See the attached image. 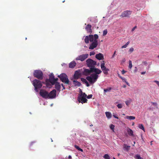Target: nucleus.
Segmentation results:
<instances>
[{
  "label": "nucleus",
  "instance_id": "obj_1",
  "mask_svg": "<svg viewBox=\"0 0 159 159\" xmlns=\"http://www.w3.org/2000/svg\"><path fill=\"white\" fill-rule=\"evenodd\" d=\"M87 95L85 93H83L80 89V93L78 97V101L79 102H81L82 104L87 103V99L86 98Z\"/></svg>",
  "mask_w": 159,
  "mask_h": 159
},
{
  "label": "nucleus",
  "instance_id": "obj_2",
  "mask_svg": "<svg viewBox=\"0 0 159 159\" xmlns=\"http://www.w3.org/2000/svg\"><path fill=\"white\" fill-rule=\"evenodd\" d=\"M32 84L34 87V89L36 92H38V89L41 88L43 85L41 81L37 79L34 80L32 82Z\"/></svg>",
  "mask_w": 159,
  "mask_h": 159
},
{
  "label": "nucleus",
  "instance_id": "obj_3",
  "mask_svg": "<svg viewBox=\"0 0 159 159\" xmlns=\"http://www.w3.org/2000/svg\"><path fill=\"white\" fill-rule=\"evenodd\" d=\"M98 77V75L95 74H92L90 76L86 77V79L91 84H93L96 81Z\"/></svg>",
  "mask_w": 159,
  "mask_h": 159
},
{
  "label": "nucleus",
  "instance_id": "obj_4",
  "mask_svg": "<svg viewBox=\"0 0 159 159\" xmlns=\"http://www.w3.org/2000/svg\"><path fill=\"white\" fill-rule=\"evenodd\" d=\"M57 76L62 82L66 84H70V81L66 74L61 73L60 75H58Z\"/></svg>",
  "mask_w": 159,
  "mask_h": 159
},
{
  "label": "nucleus",
  "instance_id": "obj_5",
  "mask_svg": "<svg viewBox=\"0 0 159 159\" xmlns=\"http://www.w3.org/2000/svg\"><path fill=\"white\" fill-rule=\"evenodd\" d=\"M34 76L39 80H42L43 79V74L40 70H35L33 73Z\"/></svg>",
  "mask_w": 159,
  "mask_h": 159
},
{
  "label": "nucleus",
  "instance_id": "obj_6",
  "mask_svg": "<svg viewBox=\"0 0 159 159\" xmlns=\"http://www.w3.org/2000/svg\"><path fill=\"white\" fill-rule=\"evenodd\" d=\"M86 62L87 66L90 68H94L95 66L96 65V62L90 58L86 60Z\"/></svg>",
  "mask_w": 159,
  "mask_h": 159
},
{
  "label": "nucleus",
  "instance_id": "obj_7",
  "mask_svg": "<svg viewBox=\"0 0 159 159\" xmlns=\"http://www.w3.org/2000/svg\"><path fill=\"white\" fill-rule=\"evenodd\" d=\"M39 94L43 98H48V93L45 90L41 89L39 92Z\"/></svg>",
  "mask_w": 159,
  "mask_h": 159
},
{
  "label": "nucleus",
  "instance_id": "obj_8",
  "mask_svg": "<svg viewBox=\"0 0 159 159\" xmlns=\"http://www.w3.org/2000/svg\"><path fill=\"white\" fill-rule=\"evenodd\" d=\"M58 79L57 78H55L53 75H50L49 77V81L52 85H54L56 83L58 82Z\"/></svg>",
  "mask_w": 159,
  "mask_h": 159
},
{
  "label": "nucleus",
  "instance_id": "obj_9",
  "mask_svg": "<svg viewBox=\"0 0 159 159\" xmlns=\"http://www.w3.org/2000/svg\"><path fill=\"white\" fill-rule=\"evenodd\" d=\"M89 54H84L82 55L79 56L78 57L76 58V60H80L82 61H84L88 57Z\"/></svg>",
  "mask_w": 159,
  "mask_h": 159
},
{
  "label": "nucleus",
  "instance_id": "obj_10",
  "mask_svg": "<svg viewBox=\"0 0 159 159\" xmlns=\"http://www.w3.org/2000/svg\"><path fill=\"white\" fill-rule=\"evenodd\" d=\"M132 12V11H124L121 13L120 16L122 17H129Z\"/></svg>",
  "mask_w": 159,
  "mask_h": 159
},
{
  "label": "nucleus",
  "instance_id": "obj_11",
  "mask_svg": "<svg viewBox=\"0 0 159 159\" xmlns=\"http://www.w3.org/2000/svg\"><path fill=\"white\" fill-rule=\"evenodd\" d=\"M56 90L53 89L48 93V98H53L56 97Z\"/></svg>",
  "mask_w": 159,
  "mask_h": 159
},
{
  "label": "nucleus",
  "instance_id": "obj_12",
  "mask_svg": "<svg viewBox=\"0 0 159 159\" xmlns=\"http://www.w3.org/2000/svg\"><path fill=\"white\" fill-rule=\"evenodd\" d=\"M98 45V41H94L90 45L89 48L90 49H93L96 48Z\"/></svg>",
  "mask_w": 159,
  "mask_h": 159
},
{
  "label": "nucleus",
  "instance_id": "obj_13",
  "mask_svg": "<svg viewBox=\"0 0 159 159\" xmlns=\"http://www.w3.org/2000/svg\"><path fill=\"white\" fill-rule=\"evenodd\" d=\"M81 76V73L80 72L79 70H76L74 75V78L75 80L79 79Z\"/></svg>",
  "mask_w": 159,
  "mask_h": 159
},
{
  "label": "nucleus",
  "instance_id": "obj_14",
  "mask_svg": "<svg viewBox=\"0 0 159 159\" xmlns=\"http://www.w3.org/2000/svg\"><path fill=\"white\" fill-rule=\"evenodd\" d=\"M92 67L90 68V69L89 70L87 69H85L83 72V74L86 75L88 76L91 73H92Z\"/></svg>",
  "mask_w": 159,
  "mask_h": 159
},
{
  "label": "nucleus",
  "instance_id": "obj_15",
  "mask_svg": "<svg viewBox=\"0 0 159 159\" xmlns=\"http://www.w3.org/2000/svg\"><path fill=\"white\" fill-rule=\"evenodd\" d=\"M92 72H94L95 73L94 74L98 75L99 74L102 72L101 70L94 67H92Z\"/></svg>",
  "mask_w": 159,
  "mask_h": 159
},
{
  "label": "nucleus",
  "instance_id": "obj_16",
  "mask_svg": "<svg viewBox=\"0 0 159 159\" xmlns=\"http://www.w3.org/2000/svg\"><path fill=\"white\" fill-rule=\"evenodd\" d=\"M91 27L92 26L91 25L88 24L87 25L85 29L87 33L91 34L92 33Z\"/></svg>",
  "mask_w": 159,
  "mask_h": 159
},
{
  "label": "nucleus",
  "instance_id": "obj_17",
  "mask_svg": "<svg viewBox=\"0 0 159 159\" xmlns=\"http://www.w3.org/2000/svg\"><path fill=\"white\" fill-rule=\"evenodd\" d=\"M95 57L97 59L100 60L104 59V57L103 55L101 53H99L98 54H97L95 56Z\"/></svg>",
  "mask_w": 159,
  "mask_h": 159
},
{
  "label": "nucleus",
  "instance_id": "obj_18",
  "mask_svg": "<svg viewBox=\"0 0 159 159\" xmlns=\"http://www.w3.org/2000/svg\"><path fill=\"white\" fill-rule=\"evenodd\" d=\"M76 65V63L75 61H73L69 64V67L71 68H74Z\"/></svg>",
  "mask_w": 159,
  "mask_h": 159
},
{
  "label": "nucleus",
  "instance_id": "obj_19",
  "mask_svg": "<svg viewBox=\"0 0 159 159\" xmlns=\"http://www.w3.org/2000/svg\"><path fill=\"white\" fill-rule=\"evenodd\" d=\"M55 88L57 91L60 92V91L61 85L59 82L56 83L55 84Z\"/></svg>",
  "mask_w": 159,
  "mask_h": 159
},
{
  "label": "nucleus",
  "instance_id": "obj_20",
  "mask_svg": "<svg viewBox=\"0 0 159 159\" xmlns=\"http://www.w3.org/2000/svg\"><path fill=\"white\" fill-rule=\"evenodd\" d=\"M73 84L75 86H77L79 87L81 85V83L76 80H73Z\"/></svg>",
  "mask_w": 159,
  "mask_h": 159
},
{
  "label": "nucleus",
  "instance_id": "obj_21",
  "mask_svg": "<svg viewBox=\"0 0 159 159\" xmlns=\"http://www.w3.org/2000/svg\"><path fill=\"white\" fill-rule=\"evenodd\" d=\"M81 80L82 81L86 84V85L87 87L89 86L90 85L88 82L86 80V79L84 78H81Z\"/></svg>",
  "mask_w": 159,
  "mask_h": 159
},
{
  "label": "nucleus",
  "instance_id": "obj_22",
  "mask_svg": "<svg viewBox=\"0 0 159 159\" xmlns=\"http://www.w3.org/2000/svg\"><path fill=\"white\" fill-rule=\"evenodd\" d=\"M127 132L128 133V134L130 135L131 136H133L134 134H133V130L129 129V128L127 129Z\"/></svg>",
  "mask_w": 159,
  "mask_h": 159
},
{
  "label": "nucleus",
  "instance_id": "obj_23",
  "mask_svg": "<svg viewBox=\"0 0 159 159\" xmlns=\"http://www.w3.org/2000/svg\"><path fill=\"white\" fill-rule=\"evenodd\" d=\"M130 146H128L125 144H124L123 145V149L124 150H126L128 151L129 149Z\"/></svg>",
  "mask_w": 159,
  "mask_h": 159
},
{
  "label": "nucleus",
  "instance_id": "obj_24",
  "mask_svg": "<svg viewBox=\"0 0 159 159\" xmlns=\"http://www.w3.org/2000/svg\"><path fill=\"white\" fill-rule=\"evenodd\" d=\"M105 114L107 117L108 119H110L111 117V115L110 112H105Z\"/></svg>",
  "mask_w": 159,
  "mask_h": 159
},
{
  "label": "nucleus",
  "instance_id": "obj_25",
  "mask_svg": "<svg viewBox=\"0 0 159 159\" xmlns=\"http://www.w3.org/2000/svg\"><path fill=\"white\" fill-rule=\"evenodd\" d=\"M103 63H102L101 65V67L102 70H104L107 68H106V66H105V63H104V61H103Z\"/></svg>",
  "mask_w": 159,
  "mask_h": 159
},
{
  "label": "nucleus",
  "instance_id": "obj_26",
  "mask_svg": "<svg viewBox=\"0 0 159 159\" xmlns=\"http://www.w3.org/2000/svg\"><path fill=\"white\" fill-rule=\"evenodd\" d=\"M89 40L90 42H93L94 40V37L93 36V35H89Z\"/></svg>",
  "mask_w": 159,
  "mask_h": 159
},
{
  "label": "nucleus",
  "instance_id": "obj_27",
  "mask_svg": "<svg viewBox=\"0 0 159 159\" xmlns=\"http://www.w3.org/2000/svg\"><path fill=\"white\" fill-rule=\"evenodd\" d=\"M126 118L129 120H133L135 119V117L134 116H126Z\"/></svg>",
  "mask_w": 159,
  "mask_h": 159
},
{
  "label": "nucleus",
  "instance_id": "obj_28",
  "mask_svg": "<svg viewBox=\"0 0 159 159\" xmlns=\"http://www.w3.org/2000/svg\"><path fill=\"white\" fill-rule=\"evenodd\" d=\"M111 89H112V88L111 87H109L106 89H104V93H106L108 92H110Z\"/></svg>",
  "mask_w": 159,
  "mask_h": 159
},
{
  "label": "nucleus",
  "instance_id": "obj_29",
  "mask_svg": "<svg viewBox=\"0 0 159 159\" xmlns=\"http://www.w3.org/2000/svg\"><path fill=\"white\" fill-rule=\"evenodd\" d=\"M89 36H86L84 39V41L85 43L87 44L88 43H89Z\"/></svg>",
  "mask_w": 159,
  "mask_h": 159
},
{
  "label": "nucleus",
  "instance_id": "obj_30",
  "mask_svg": "<svg viewBox=\"0 0 159 159\" xmlns=\"http://www.w3.org/2000/svg\"><path fill=\"white\" fill-rule=\"evenodd\" d=\"M139 127L141 129H142L144 131V128L143 125L141 124H139L138 125Z\"/></svg>",
  "mask_w": 159,
  "mask_h": 159
},
{
  "label": "nucleus",
  "instance_id": "obj_31",
  "mask_svg": "<svg viewBox=\"0 0 159 159\" xmlns=\"http://www.w3.org/2000/svg\"><path fill=\"white\" fill-rule=\"evenodd\" d=\"M74 147L76 149L82 152H83V150L81 148H80L78 146L76 145H75Z\"/></svg>",
  "mask_w": 159,
  "mask_h": 159
},
{
  "label": "nucleus",
  "instance_id": "obj_32",
  "mask_svg": "<svg viewBox=\"0 0 159 159\" xmlns=\"http://www.w3.org/2000/svg\"><path fill=\"white\" fill-rule=\"evenodd\" d=\"M103 157L105 159H110V157L108 154H105Z\"/></svg>",
  "mask_w": 159,
  "mask_h": 159
},
{
  "label": "nucleus",
  "instance_id": "obj_33",
  "mask_svg": "<svg viewBox=\"0 0 159 159\" xmlns=\"http://www.w3.org/2000/svg\"><path fill=\"white\" fill-rule=\"evenodd\" d=\"M93 37L94 38V41H98L97 39L98 38V35L97 34H95L94 35Z\"/></svg>",
  "mask_w": 159,
  "mask_h": 159
},
{
  "label": "nucleus",
  "instance_id": "obj_34",
  "mask_svg": "<svg viewBox=\"0 0 159 159\" xmlns=\"http://www.w3.org/2000/svg\"><path fill=\"white\" fill-rule=\"evenodd\" d=\"M109 70V69L107 68L104 70H102L104 74L106 75H107L108 74V71Z\"/></svg>",
  "mask_w": 159,
  "mask_h": 159
},
{
  "label": "nucleus",
  "instance_id": "obj_35",
  "mask_svg": "<svg viewBox=\"0 0 159 159\" xmlns=\"http://www.w3.org/2000/svg\"><path fill=\"white\" fill-rule=\"evenodd\" d=\"M114 127H115V126H114V125L113 124H111L110 125V128L112 130V131L113 132H114Z\"/></svg>",
  "mask_w": 159,
  "mask_h": 159
},
{
  "label": "nucleus",
  "instance_id": "obj_36",
  "mask_svg": "<svg viewBox=\"0 0 159 159\" xmlns=\"http://www.w3.org/2000/svg\"><path fill=\"white\" fill-rule=\"evenodd\" d=\"M132 66V61L131 60H129V68L131 69Z\"/></svg>",
  "mask_w": 159,
  "mask_h": 159
},
{
  "label": "nucleus",
  "instance_id": "obj_37",
  "mask_svg": "<svg viewBox=\"0 0 159 159\" xmlns=\"http://www.w3.org/2000/svg\"><path fill=\"white\" fill-rule=\"evenodd\" d=\"M140 157H141L140 156V155L138 154H136L134 157V158L135 159H139Z\"/></svg>",
  "mask_w": 159,
  "mask_h": 159
},
{
  "label": "nucleus",
  "instance_id": "obj_38",
  "mask_svg": "<svg viewBox=\"0 0 159 159\" xmlns=\"http://www.w3.org/2000/svg\"><path fill=\"white\" fill-rule=\"evenodd\" d=\"M107 29H106V30H104L103 31V36L106 35L107 34Z\"/></svg>",
  "mask_w": 159,
  "mask_h": 159
},
{
  "label": "nucleus",
  "instance_id": "obj_39",
  "mask_svg": "<svg viewBox=\"0 0 159 159\" xmlns=\"http://www.w3.org/2000/svg\"><path fill=\"white\" fill-rule=\"evenodd\" d=\"M117 106L119 108H121L122 107V106L121 104H118Z\"/></svg>",
  "mask_w": 159,
  "mask_h": 159
},
{
  "label": "nucleus",
  "instance_id": "obj_40",
  "mask_svg": "<svg viewBox=\"0 0 159 159\" xmlns=\"http://www.w3.org/2000/svg\"><path fill=\"white\" fill-rule=\"evenodd\" d=\"M134 51V49L133 48H131L129 50V51L130 52H132Z\"/></svg>",
  "mask_w": 159,
  "mask_h": 159
},
{
  "label": "nucleus",
  "instance_id": "obj_41",
  "mask_svg": "<svg viewBox=\"0 0 159 159\" xmlns=\"http://www.w3.org/2000/svg\"><path fill=\"white\" fill-rule=\"evenodd\" d=\"M93 96V95L92 94H90L88 95V96L87 95L86 97L88 99H89L91 98Z\"/></svg>",
  "mask_w": 159,
  "mask_h": 159
},
{
  "label": "nucleus",
  "instance_id": "obj_42",
  "mask_svg": "<svg viewBox=\"0 0 159 159\" xmlns=\"http://www.w3.org/2000/svg\"><path fill=\"white\" fill-rule=\"evenodd\" d=\"M154 82L156 83L159 87V81L157 80H155Z\"/></svg>",
  "mask_w": 159,
  "mask_h": 159
},
{
  "label": "nucleus",
  "instance_id": "obj_43",
  "mask_svg": "<svg viewBox=\"0 0 159 159\" xmlns=\"http://www.w3.org/2000/svg\"><path fill=\"white\" fill-rule=\"evenodd\" d=\"M116 51H115L114 52V53H113V55H112V58H114V57L116 55Z\"/></svg>",
  "mask_w": 159,
  "mask_h": 159
},
{
  "label": "nucleus",
  "instance_id": "obj_44",
  "mask_svg": "<svg viewBox=\"0 0 159 159\" xmlns=\"http://www.w3.org/2000/svg\"><path fill=\"white\" fill-rule=\"evenodd\" d=\"M124 82H125L126 81V80L124 78H123V77H122V78H121V79Z\"/></svg>",
  "mask_w": 159,
  "mask_h": 159
},
{
  "label": "nucleus",
  "instance_id": "obj_45",
  "mask_svg": "<svg viewBox=\"0 0 159 159\" xmlns=\"http://www.w3.org/2000/svg\"><path fill=\"white\" fill-rule=\"evenodd\" d=\"M152 104L155 106H157V103L156 102H152Z\"/></svg>",
  "mask_w": 159,
  "mask_h": 159
},
{
  "label": "nucleus",
  "instance_id": "obj_46",
  "mask_svg": "<svg viewBox=\"0 0 159 159\" xmlns=\"http://www.w3.org/2000/svg\"><path fill=\"white\" fill-rule=\"evenodd\" d=\"M95 54V52H91L90 53V56L93 55H94Z\"/></svg>",
  "mask_w": 159,
  "mask_h": 159
},
{
  "label": "nucleus",
  "instance_id": "obj_47",
  "mask_svg": "<svg viewBox=\"0 0 159 159\" xmlns=\"http://www.w3.org/2000/svg\"><path fill=\"white\" fill-rule=\"evenodd\" d=\"M127 45H126V44H125V45H124L122 46L121 48H126L127 47Z\"/></svg>",
  "mask_w": 159,
  "mask_h": 159
},
{
  "label": "nucleus",
  "instance_id": "obj_48",
  "mask_svg": "<svg viewBox=\"0 0 159 159\" xmlns=\"http://www.w3.org/2000/svg\"><path fill=\"white\" fill-rule=\"evenodd\" d=\"M126 72V71H125L124 70H122V71H121V73L122 74H124Z\"/></svg>",
  "mask_w": 159,
  "mask_h": 159
},
{
  "label": "nucleus",
  "instance_id": "obj_49",
  "mask_svg": "<svg viewBox=\"0 0 159 159\" xmlns=\"http://www.w3.org/2000/svg\"><path fill=\"white\" fill-rule=\"evenodd\" d=\"M136 28H137V26H134V27H133L132 28V29L131 31H133Z\"/></svg>",
  "mask_w": 159,
  "mask_h": 159
},
{
  "label": "nucleus",
  "instance_id": "obj_50",
  "mask_svg": "<svg viewBox=\"0 0 159 159\" xmlns=\"http://www.w3.org/2000/svg\"><path fill=\"white\" fill-rule=\"evenodd\" d=\"M125 103L128 106L129 105V102L128 101H126Z\"/></svg>",
  "mask_w": 159,
  "mask_h": 159
},
{
  "label": "nucleus",
  "instance_id": "obj_51",
  "mask_svg": "<svg viewBox=\"0 0 159 159\" xmlns=\"http://www.w3.org/2000/svg\"><path fill=\"white\" fill-rule=\"evenodd\" d=\"M61 85L62 86V87H63V89H65V87H64V85L63 84H61Z\"/></svg>",
  "mask_w": 159,
  "mask_h": 159
},
{
  "label": "nucleus",
  "instance_id": "obj_52",
  "mask_svg": "<svg viewBox=\"0 0 159 159\" xmlns=\"http://www.w3.org/2000/svg\"><path fill=\"white\" fill-rule=\"evenodd\" d=\"M125 82L126 84L128 86H130V84L129 83H128L126 81Z\"/></svg>",
  "mask_w": 159,
  "mask_h": 159
},
{
  "label": "nucleus",
  "instance_id": "obj_53",
  "mask_svg": "<svg viewBox=\"0 0 159 159\" xmlns=\"http://www.w3.org/2000/svg\"><path fill=\"white\" fill-rule=\"evenodd\" d=\"M146 73V71H143V72H142L141 73V74H142V75H144V74H145Z\"/></svg>",
  "mask_w": 159,
  "mask_h": 159
},
{
  "label": "nucleus",
  "instance_id": "obj_54",
  "mask_svg": "<svg viewBox=\"0 0 159 159\" xmlns=\"http://www.w3.org/2000/svg\"><path fill=\"white\" fill-rule=\"evenodd\" d=\"M113 116H114L115 118H116V119H118V117L116 116L115 115H113Z\"/></svg>",
  "mask_w": 159,
  "mask_h": 159
},
{
  "label": "nucleus",
  "instance_id": "obj_55",
  "mask_svg": "<svg viewBox=\"0 0 159 159\" xmlns=\"http://www.w3.org/2000/svg\"><path fill=\"white\" fill-rule=\"evenodd\" d=\"M135 69L134 70V72H137V68L136 67H135Z\"/></svg>",
  "mask_w": 159,
  "mask_h": 159
},
{
  "label": "nucleus",
  "instance_id": "obj_56",
  "mask_svg": "<svg viewBox=\"0 0 159 159\" xmlns=\"http://www.w3.org/2000/svg\"><path fill=\"white\" fill-rule=\"evenodd\" d=\"M130 42L129 41L128 42L125 44L127 45V46L129 44Z\"/></svg>",
  "mask_w": 159,
  "mask_h": 159
},
{
  "label": "nucleus",
  "instance_id": "obj_57",
  "mask_svg": "<svg viewBox=\"0 0 159 159\" xmlns=\"http://www.w3.org/2000/svg\"><path fill=\"white\" fill-rule=\"evenodd\" d=\"M68 158H69V159H71V156H70V155H69V156H68Z\"/></svg>",
  "mask_w": 159,
  "mask_h": 159
},
{
  "label": "nucleus",
  "instance_id": "obj_58",
  "mask_svg": "<svg viewBox=\"0 0 159 159\" xmlns=\"http://www.w3.org/2000/svg\"><path fill=\"white\" fill-rule=\"evenodd\" d=\"M126 87V86L125 85H124L123 86V87L124 88H125Z\"/></svg>",
  "mask_w": 159,
  "mask_h": 159
},
{
  "label": "nucleus",
  "instance_id": "obj_59",
  "mask_svg": "<svg viewBox=\"0 0 159 159\" xmlns=\"http://www.w3.org/2000/svg\"><path fill=\"white\" fill-rule=\"evenodd\" d=\"M118 76L120 79H121V78H122V77H121V76L119 74H118Z\"/></svg>",
  "mask_w": 159,
  "mask_h": 159
},
{
  "label": "nucleus",
  "instance_id": "obj_60",
  "mask_svg": "<svg viewBox=\"0 0 159 159\" xmlns=\"http://www.w3.org/2000/svg\"><path fill=\"white\" fill-rule=\"evenodd\" d=\"M139 159H143V158H142L141 157H140V158H139Z\"/></svg>",
  "mask_w": 159,
  "mask_h": 159
},
{
  "label": "nucleus",
  "instance_id": "obj_61",
  "mask_svg": "<svg viewBox=\"0 0 159 159\" xmlns=\"http://www.w3.org/2000/svg\"><path fill=\"white\" fill-rule=\"evenodd\" d=\"M90 126H93V125H92H92H90Z\"/></svg>",
  "mask_w": 159,
  "mask_h": 159
},
{
  "label": "nucleus",
  "instance_id": "obj_62",
  "mask_svg": "<svg viewBox=\"0 0 159 159\" xmlns=\"http://www.w3.org/2000/svg\"><path fill=\"white\" fill-rule=\"evenodd\" d=\"M134 124V123H133V124H132V125H133Z\"/></svg>",
  "mask_w": 159,
  "mask_h": 159
},
{
  "label": "nucleus",
  "instance_id": "obj_63",
  "mask_svg": "<svg viewBox=\"0 0 159 159\" xmlns=\"http://www.w3.org/2000/svg\"><path fill=\"white\" fill-rule=\"evenodd\" d=\"M113 159H115V157H113Z\"/></svg>",
  "mask_w": 159,
  "mask_h": 159
},
{
  "label": "nucleus",
  "instance_id": "obj_64",
  "mask_svg": "<svg viewBox=\"0 0 159 159\" xmlns=\"http://www.w3.org/2000/svg\"><path fill=\"white\" fill-rule=\"evenodd\" d=\"M158 57L159 58V55L158 56Z\"/></svg>",
  "mask_w": 159,
  "mask_h": 159
}]
</instances>
